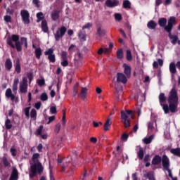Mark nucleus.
Segmentation results:
<instances>
[{"label":"nucleus","mask_w":180,"mask_h":180,"mask_svg":"<svg viewBox=\"0 0 180 180\" xmlns=\"http://www.w3.org/2000/svg\"><path fill=\"white\" fill-rule=\"evenodd\" d=\"M19 179V172L16 168H13L11 172V175L9 180H18Z\"/></svg>","instance_id":"obj_17"},{"label":"nucleus","mask_w":180,"mask_h":180,"mask_svg":"<svg viewBox=\"0 0 180 180\" xmlns=\"http://www.w3.org/2000/svg\"><path fill=\"white\" fill-rule=\"evenodd\" d=\"M92 26V23L91 22H87L86 25H84L82 27V30H85V29H91V27Z\"/></svg>","instance_id":"obj_53"},{"label":"nucleus","mask_w":180,"mask_h":180,"mask_svg":"<svg viewBox=\"0 0 180 180\" xmlns=\"http://www.w3.org/2000/svg\"><path fill=\"white\" fill-rule=\"evenodd\" d=\"M170 153L176 157H180V148H172L170 150Z\"/></svg>","instance_id":"obj_32"},{"label":"nucleus","mask_w":180,"mask_h":180,"mask_svg":"<svg viewBox=\"0 0 180 180\" xmlns=\"http://www.w3.org/2000/svg\"><path fill=\"white\" fill-rule=\"evenodd\" d=\"M30 107H27L24 109L25 115L26 117H27V118L30 117Z\"/></svg>","instance_id":"obj_49"},{"label":"nucleus","mask_w":180,"mask_h":180,"mask_svg":"<svg viewBox=\"0 0 180 180\" xmlns=\"http://www.w3.org/2000/svg\"><path fill=\"white\" fill-rule=\"evenodd\" d=\"M4 20L6 22V23H12V17L6 15L4 17Z\"/></svg>","instance_id":"obj_44"},{"label":"nucleus","mask_w":180,"mask_h":180,"mask_svg":"<svg viewBox=\"0 0 180 180\" xmlns=\"http://www.w3.org/2000/svg\"><path fill=\"white\" fill-rule=\"evenodd\" d=\"M10 152L13 157H16V149L15 148H11Z\"/></svg>","instance_id":"obj_56"},{"label":"nucleus","mask_w":180,"mask_h":180,"mask_svg":"<svg viewBox=\"0 0 180 180\" xmlns=\"http://www.w3.org/2000/svg\"><path fill=\"white\" fill-rule=\"evenodd\" d=\"M39 158H40V154L34 153L31 160H30L31 172L29 174L30 178H34L37 174L41 175L43 174V171H44V167H43L41 162H40V160H39Z\"/></svg>","instance_id":"obj_1"},{"label":"nucleus","mask_w":180,"mask_h":180,"mask_svg":"<svg viewBox=\"0 0 180 180\" xmlns=\"http://www.w3.org/2000/svg\"><path fill=\"white\" fill-rule=\"evenodd\" d=\"M3 164L4 167H9V162L8 161V159H6V158H3Z\"/></svg>","instance_id":"obj_57"},{"label":"nucleus","mask_w":180,"mask_h":180,"mask_svg":"<svg viewBox=\"0 0 180 180\" xmlns=\"http://www.w3.org/2000/svg\"><path fill=\"white\" fill-rule=\"evenodd\" d=\"M87 92H88V89H86V87L82 88V91L80 93V96L82 99H85V98H86Z\"/></svg>","instance_id":"obj_29"},{"label":"nucleus","mask_w":180,"mask_h":180,"mask_svg":"<svg viewBox=\"0 0 180 180\" xmlns=\"http://www.w3.org/2000/svg\"><path fill=\"white\" fill-rule=\"evenodd\" d=\"M15 70L18 74H20L21 68H20V63H19V62H17L15 63Z\"/></svg>","instance_id":"obj_46"},{"label":"nucleus","mask_w":180,"mask_h":180,"mask_svg":"<svg viewBox=\"0 0 180 180\" xmlns=\"http://www.w3.org/2000/svg\"><path fill=\"white\" fill-rule=\"evenodd\" d=\"M147 27L150 30H155V28L157 27V22L154 20H150L147 24Z\"/></svg>","instance_id":"obj_23"},{"label":"nucleus","mask_w":180,"mask_h":180,"mask_svg":"<svg viewBox=\"0 0 180 180\" xmlns=\"http://www.w3.org/2000/svg\"><path fill=\"white\" fill-rule=\"evenodd\" d=\"M78 36L81 41H85V40H86V34H85V32L79 31Z\"/></svg>","instance_id":"obj_27"},{"label":"nucleus","mask_w":180,"mask_h":180,"mask_svg":"<svg viewBox=\"0 0 180 180\" xmlns=\"http://www.w3.org/2000/svg\"><path fill=\"white\" fill-rule=\"evenodd\" d=\"M77 160L78 157L77 156V151H75L72 157H69L67 159V162H72L74 164V162H77Z\"/></svg>","instance_id":"obj_25"},{"label":"nucleus","mask_w":180,"mask_h":180,"mask_svg":"<svg viewBox=\"0 0 180 180\" xmlns=\"http://www.w3.org/2000/svg\"><path fill=\"white\" fill-rule=\"evenodd\" d=\"M97 34H98L100 37H103V36H105V34H106V31H105V30H102V28L99 27L97 29Z\"/></svg>","instance_id":"obj_35"},{"label":"nucleus","mask_w":180,"mask_h":180,"mask_svg":"<svg viewBox=\"0 0 180 180\" xmlns=\"http://www.w3.org/2000/svg\"><path fill=\"white\" fill-rule=\"evenodd\" d=\"M161 106L166 115L169 113V105L168 106V104H162Z\"/></svg>","instance_id":"obj_41"},{"label":"nucleus","mask_w":180,"mask_h":180,"mask_svg":"<svg viewBox=\"0 0 180 180\" xmlns=\"http://www.w3.org/2000/svg\"><path fill=\"white\" fill-rule=\"evenodd\" d=\"M159 102L160 105H162V103H165L167 102V97L165 96V94L160 93L159 95Z\"/></svg>","instance_id":"obj_26"},{"label":"nucleus","mask_w":180,"mask_h":180,"mask_svg":"<svg viewBox=\"0 0 180 180\" xmlns=\"http://www.w3.org/2000/svg\"><path fill=\"white\" fill-rule=\"evenodd\" d=\"M176 23V18L174 16L169 18L167 22V26L165 27V30L169 33L168 37L171 39L172 44H176L178 41V36L172 35L171 32L174 27V25Z\"/></svg>","instance_id":"obj_5"},{"label":"nucleus","mask_w":180,"mask_h":180,"mask_svg":"<svg viewBox=\"0 0 180 180\" xmlns=\"http://www.w3.org/2000/svg\"><path fill=\"white\" fill-rule=\"evenodd\" d=\"M40 99L43 102H46V101H48V99H49V96H47V94H46V93H42L40 96Z\"/></svg>","instance_id":"obj_43"},{"label":"nucleus","mask_w":180,"mask_h":180,"mask_svg":"<svg viewBox=\"0 0 180 180\" xmlns=\"http://www.w3.org/2000/svg\"><path fill=\"white\" fill-rule=\"evenodd\" d=\"M153 139H154V136L151 135L148 138H144L143 141L145 144H150L153 141Z\"/></svg>","instance_id":"obj_36"},{"label":"nucleus","mask_w":180,"mask_h":180,"mask_svg":"<svg viewBox=\"0 0 180 180\" xmlns=\"http://www.w3.org/2000/svg\"><path fill=\"white\" fill-rule=\"evenodd\" d=\"M65 33H67V27H65V26L60 27L58 29L56 34H54L55 40L56 41H60V39L64 37Z\"/></svg>","instance_id":"obj_8"},{"label":"nucleus","mask_w":180,"mask_h":180,"mask_svg":"<svg viewBox=\"0 0 180 180\" xmlns=\"http://www.w3.org/2000/svg\"><path fill=\"white\" fill-rule=\"evenodd\" d=\"M144 178H148L149 180H155L154 178V172H149L146 174L143 175Z\"/></svg>","instance_id":"obj_33"},{"label":"nucleus","mask_w":180,"mask_h":180,"mask_svg":"<svg viewBox=\"0 0 180 180\" xmlns=\"http://www.w3.org/2000/svg\"><path fill=\"white\" fill-rule=\"evenodd\" d=\"M27 78L29 79V84H32V81H33V73L32 72H28L27 73Z\"/></svg>","instance_id":"obj_47"},{"label":"nucleus","mask_w":180,"mask_h":180,"mask_svg":"<svg viewBox=\"0 0 180 180\" xmlns=\"http://www.w3.org/2000/svg\"><path fill=\"white\" fill-rule=\"evenodd\" d=\"M27 77L26 76H23L22 78V81H20L19 83L20 94H27Z\"/></svg>","instance_id":"obj_7"},{"label":"nucleus","mask_w":180,"mask_h":180,"mask_svg":"<svg viewBox=\"0 0 180 180\" xmlns=\"http://www.w3.org/2000/svg\"><path fill=\"white\" fill-rule=\"evenodd\" d=\"M43 125H40L35 131V136H41V133L43 132Z\"/></svg>","instance_id":"obj_42"},{"label":"nucleus","mask_w":180,"mask_h":180,"mask_svg":"<svg viewBox=\"0 0 180 180\" xmlns=\"http://www.w3.org/2000/svg\"><path fill=\"white\" fill-rule=\"evenodd\" d=\"M37 22H40L41 20H43L44 19V15H43V13L39 12L37 13Z\"/></svg>","instance_id":"obj_45"},{"label":"nucleus","mask_w":180,"mask_h":180,"mask_svg":"<svg viewBox=\"0 0 180 180\" xmlns=\"http://www.w3.org/2000/svg\"><path fill=\"white\" fill-rule=\"evenodd\" d=\"M158 25L160 26V27H167L168 25H167V18H161L158 20Z\"/></svg>","instance_id":"obj_24"},{"label":"nucleus","mask_w":180,"mask_h":180,"mask_svg":"<svg viewBox=\"0 0 180 180\" xmlns=\"http://www.w3.org/2000/svg\"><path fill=\"white\" fill-rule=\"evenodd\" d=\"M121 119L124 120V127H130V120L126 112L121 111Z\"/></svg>","instance_id":"obj_12"},{"label":"nucleus","mask_w":180,"mask_h":180,"mask_svg":"<svg viewBox=\"0 0 180 180\" xmlns=\"http://www.w3.org/2000/svg\"><path fill=\"white\" fill-rule=\"evenodd\" d=\"M137 157L139 160H143L144 158V150L143 148H139V150L137 152Z\"/></svg>","instance_id":"obj_31"},{"label":"nucleus","mask_w":180,"mask_h":180,"mask_svg":"<svg viewBox=\"0 0 180 180\" xmlns=\"http://www.w3.org/2000/svg\"><path fill=\"white\" fill-rule=\"evenodd\" d=\"M30 117L31 119H33V120H36V117H37V112L34 109L31 110Z\"/></svg>","instance_id":"obj_40"},{"label":"nucleus","mask_w":180,"mask_h":180,"mask_svg":"<svg viewBox=\"0 0 180 180\" xmlns=\"http://www.w3.org/2000/svg\"><path fill=\"white\" fill-rule=\"evenodd\" d=\"M111 124H112V122L110 121V119H108V120L105 122V124H104V130H105V131H108V130H110V126H111Z\"/></svg>","instance_id":"obj_34"},{"label":"nucleus","mask_w":180,"mask_h":180,"mask_svg":"<svg viewBox=\"0 0 180 180\" xmlns=\"http://www.w3.org/2000/svg\"><path fill=\"white\" fill-rule=\"evenodd\" d=\"M49 175H50V180H56L54 176H53V169L51 168V165L49 162Z\"/></svg>","instance_id":"obj_48"},{"label":"nucleus","mask_w":180,"mask_h":180,"mask_svg":"<svg viewBox=\"0 0 180 180\" xmlns=\"http://www.w3.org/2000/svg\"><path fill=\"white\" fill-rule=\"evenodd\" d=\"M60 130H61V124L58 123L55 127V133H60Z\"/></svg>","instance_id":"obj_52"},{"label":"nucleus","mask_w":180,"mask_h":180,"mask_svg":"<svg viewBox=\"0 0 180 180\" xmlns=\"http://www.w3.org/2000/svg\"><path fill=\"white\" fill-rule=\"evenodd\" d=\"M105 5L107 8H115L119 5V0H106Z\"/></svg>","instance_id":"obj_13"},{"label":"nucleus","mask_w":180,"mask_h":180,"mask_svg":"<svg viewBox=\"0 0 180 180\" xmlns=\"http://www.w3.org/2000/svg\"><path fill=\"white\" fill-rule=\"evenodd\" d=\"M124 57V53H123V49H120L117 51V58L118 60H122Z\"/></svg>","instance_id":"obj_38"},{"label":"nucleus","mask_w":180,"mask_h":180,"mask_svg":"<svg viewBox=\"0 0 180 180\" xmlns=\"http://www.w3.org/2000/svg\"><path fill=\"white\" fill-rule=\"evenodd\" d=\"M67 51H63L60 53L61 62L60 65L62 67H68V58L67 57Z\"/></svg>","instance_id":"obj_11"},{"label":"nucleus","mask_w":180,"mask_h":180,"mask_svg":"<svg viewBox=\"0 0 180 180\" xmlns=\"http://www.w3.org/2000/svg\"><path fill=\"white\" fill-rule=\"evenodd\" d=\"M50 113H51V115H56V113H57V107L51 106L50 108Z\"/></svg>","instance_id":"obj_51"},{"label":"nucleus","mask_w":180,"mask_h":180,"mask_svg":"<svg viewBox=\"0 0 180 180\" xmlns=\"http://www.w3.org/2000/svg\"><path fill=\"white\" fill-rule=\"evenodd\" d=\"M117 82H122V84H126L127 82V77L123 73L117 74Z\"/></svg>","instance_id":"obj_15"},{"label":"nucleus","mask_w":180,"mask_h":180,"mask_svg":"<svg viewBox=\"0 0 180 180\" xmlns=\"http://www.w3.org/2000/svg\"><path fill=\"white\" fill-rule=\"evenodd\" d=\"M34 53L36 58H37V60H40V57H41V48H36Z\"/></svg>","instance_id":"obj_28"},{"label":"nucleus","mask_w":180,"mask_h":180,"mask_svg":"<svg viewBox=\"0 0 180 180\" xmlns=\"http://www.w3.org/2000/svg\"><path fill=\"white\" fill-rule=\"evenodd\" d=\"M60 10H53L51 13V18L52 19V20H57V19H58V18H60Z\"/></svg>","instance_id":"obj_19"},{"label":"nucleus","mask_w":180,"mask_h":180,"mask_svg":"<svg viewBox=\"0 0 180 180\" xmlns=\"http://www.w3.org/2000/svg\"><path fill=\"white\" fill-rule=\"evenodd\" d=\"M6 13L8 15H13V10L9 8H6Z\"/></svg>","instance_id":"obj_62"},{"label":"nucleus","mask_w":180,"mask_h":180,"mask_svg":"<svg viewBox=\"0 0 180 180\" xmlns=\"http://www.w3.org/2000/svg\"><path fill=\"white\" fill-rule=\"evenodd\" d=\"M20 16L24 25H29V23H30V13H29L27 10H21Z\"/></svg>","instance_id":"obj_9"},{"label":"nucleus","mask_w":180,"mask_h":180,"mask_svg":"<svg viewBox=\"0 0 180 180\" xmlns=\"http://www.w3.org/2000/svg\"><path fill=\"white\" fill-rule=\"evenodd\" d=\"M21 42L19 41V35L13 34L6 39V43L12 49L16 48L17 51H22V45L24 44L25 49H27V38L21 37Z\"/></svg>","instance_id":"obj_2"},{"label":"nucleus","mask_w":180,"mask_h":180,"mask_svg":"<svg viewBox=\"0 0 180 180\" xmlns=\"http://www.w3.org/2000/svg\"><path fill=\"white\" fill-rule=\"evenodd\" d=\"M127 61H131L133 60V56H131V51L130 49L127 50Z\"/></svg>","instance_id":"obj_37"},{"label":"nucleus","mask_w":180,"mask_h":180,"mask_svg":"<svg viewBox=\"0 0 180 180\" xmlns=\"http://www.w3.org/2000/svg\"><path fill=\"white\" fill-rule=\"evenodd\" d=\"M162 161V158L161 156L157 155L152 160L153 165H160Z\"/></svg>","instance_id":"obj_20"},{"label":"nucleus","mask_w":180,"mask_h":180,"mask_svg":"<svg viewBox=\"0 0 180 180\" xmlns=\"http://www.w3.org/2000/svg\"><path fill=\"white\" fill-rule=\"evenodd\" d=\"M172 0H165L164 2L165 6H168V5H171Z\"/></svg>","instance_id":"obj_63"},{"label":"nucleus","mask_w":180,"mask_h":180,"mask_svg":"<svg viewBox=\"0 0 180 180\" xmlns=\"http://www.w3.org/2000/svg\"><path fill=\"white\" fill-rule=\"evenodd\" d=\"M41 27L44 33H49V26L46 20H42Z\"/></svg>","instance_id":"obj_22"},{"label":"nucleus","mask_w":180,"mask_h":180,"mask_svg":"<svg viewBox=\"0 0 180 180\" xmlns=\"http://www.w3.org/2000/svg\"><path fill=\"white\" fill-rule=\"evenodd\" d=\"M18 85H19V78L15 77L13 80V92L14 94L12 93V89L11 88H8L6 90V98H8L13 102L15 101V103H18L19 102V97H16V94H18Z\"/></svg>","instance_id":"obj_4"},{"label":"nucleus","mask_w":180,"mask_h":180,"mask_svg":"<svg viewBox=\"0 0 180 180\" xmlns=\"http://www.w3.org/2000/svg\"><path fill=\"white\" fill-rule=\"evenodd\" d=\"M115 16V19L117 22H120V20H122V14L120 13H115L114 15Z\"/></svg>","instance_id":"obj_50"},{"label":"nucleus","mask_w":180,"mask_h":180,"mask_svg":"<svg viewBox=\"0 0 180 180\" xmlns=\"http://www.w3.org/2000/svg\"><path fill=\"white\" fill-rule=\"evenodd\" d=\"M127 139H129V135H127V134H124L122 135V140H123V141H127Z\"/></svg>","instance_id":"obj_60"},{"label":"nucleus","mask_w":180,"mask_h":180,"mask_svg":"<svg viewBox=\"0 0 180 180\" xmlns=\"http://www.w3.org/2000/svg\"><path fill=\"white\" fill-rule=\"evenodd\" d=\"M62 124L65 126V110H63V115L62 117Z\"/></svg>","instance_id":"obj_55"},{"label":"nucleus","mask_w":180,"mask_h":180,"mask_svg":"<svg viewBox=\"0 0 180 180\" xmlns=\"http://www.w3.org/2000/svg\"><path fill=\"white\" fill-rule=\"evenodd\" d=\"M37 84L39 86H43L46 84L44 79H41L37 81Z\"/></svg>","instance_id":"obj_54"},{"label":"nucleus","mask_w":180,"mask_h":180,"mask_svg":"<svg viewBox=\"0 0 180 180\" xmlns=\"http://www.w3.org/2000/svg\"><path fill=\"white\" fill-rule=\"evenodd\" d=\"M5 126H6V129L7 130H11V129H12V124L11 123V120L7 119L5 122Z\"/></svg>","instance_id":"obj_39"},{"label":"nucleus","mask_w":180,"mask_h":180,"mask_svg":"<svg viewBox=\"0 0 180 180\" xmlns=\"http://www.w3.org/2000/svg\"><path fill=\"white\" fill-rule=\"evenodd\" d=\"M4 67L6 71H11L13 68V64H12V60L11 58H6L5 63H4Z\"/></svg>","instance_id":"obj_18"},{"label":"nucleus","mask_w":180,"mask_h":180,"mask_svg":"<svg viewBox=\"0 0 180 180\" xmlns=\"http://www.w3.org/2000/svg\"><path fill=\"white\" fill-rule=\"evenodd\" d=\"M162 165L163 171H167L169 176L172 177V172L169 169L171 166L169 158L167 155H163L162 157Z\"/></svg>","instance_id":"obj_6"},{"label":"nucleus","mask_w":180,"mask_h":180,"mask_svg":"<svg viewBox=\"0 0 180 180\" xmlns=\"http://www.w3.org/2000/svg\"><path fill=\"white\" fill-rule=\"evenodd\" d=\"M169 68L172 74V77H174V74L176 73V66L175 65V63L174 62L170 63Z\"/></svg>","instance_id":"obj_21"},{"label":"nucleus","mask_w":180,"mask_h":180,"mask_svg":"<svg viewBox=\"0 0 180 180\" xmlns=\"http://www.w3.org/2000/svg\"><path fill=\"white\" fill-rule=\"evenodd\" d=\"M41 106V102H37L34 104V108L35 109H37V110H39V109H40V107Z\"/></svg>","instance_id":"obj_59"},{"label":"nucleus","mask_w":180,"mask_h":180,"mask_svg":"<svg viewBox=\"0 0 180 180\" xmlns=\"http://www.w3.org/2000/svg\"><path fill=\"white\" fill-rule=\"evenodd\" d=\"M122 67L124 68V74L129 78L131 75V67L126 63H124Z\"/></svg>","instance_id":"obj_16"},{"label":"nucleus","mask_w":180,"mask_h":180,"mask_svg":"<svg viewBox=\"0 0 180 180\" xmlns=\"http://www.w3.org/2000/svg\"><path fill=\"white\" fill-rule=\"evenodd\" d=\"M148 129L149 131H152V133H157V122H150L148 124Z\"/></svg>","instance_id":"obj_14"},{"label":"nucleus","mask_w":180,"mask_h":180,"mask_svg":"<svg viewBox=\"0 0 180 180\" xmlns=\"http://www.w3.org/2000/svg\"><path fill=\"white\" fill-rule=\"evenodd\" d=\"M37 150L39 151V153H41L43 151V144L41 143H39L38 146H37Z\"/></svg>","instance_id":"obj_61"},{"label":"nucleus","mask_w":180,"mask_h":180,"mask_svg":"<svg viewBox=\"0 0 180 180\" xmlns=\"http://www.w3.org/2000/svg\"><path fill=\"white\" fill-rule=\"evenodd\" d=\"M54 120H56V117L54 115L49 117L47 124H50V123H51V122H54Z\"/></svg>","instance_id":"obj_58"},{"label":"nucleus","mask_w":180,"mask_h":180,"mask_svg":"<svg viewBox=\"0 0 180 180\" xmlns=\"http://www.w3.org/2000/svg\"><path fill=\"white\" fill-rule=\"evenodd\" d=\"M168 103H169V111L172 113L176 112V109H178V92L176 91V89L173 87L170 92L169 93L168 96Z\"/></svg>","instance_id":"obj_3"},{"label":"nucleus","mask_w":180,"mask_h":180,"mask_svg":"<svg viewBox=\"0 0 180 180\" xmlns=\"http://www.w3.org/2000/svg\"><path fill=\"white\" fill-rule=\"evenodd\" d=\"M161 4H162V0H155V6H160V5H161Z\"/></svg>","instance_id":"obj_64"},{"label":"nucleus","mask_w":180,"mask_h":180,"mask_svg":"<svg viewBox=\"0 0 180 180\" xmlns=\"http://www.w3.org/2000/svg\"><path fill=\"white\" fill-rule=\"evenodd\" d=\"M122 6L124 9H130V8H131V3L129 0H124Z\"/></svg>","instance_id":"obj_30"},{"label":"nucleus","mask_w":180,"mask_h":180,"mask_svg":"<svg viewBox=\"0 0 180 180\" xmlns=\"http://www.w3.org/2000/svg\"><path fill=\"white\" fill-rule=\"evenodd\" d=\"M46 56H48V60L50 63H56V55L54 54V49L50 48L44 52Z\"/></svg>","instance_id":"obj_10"}]
</instances>
